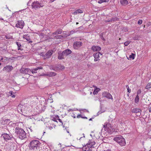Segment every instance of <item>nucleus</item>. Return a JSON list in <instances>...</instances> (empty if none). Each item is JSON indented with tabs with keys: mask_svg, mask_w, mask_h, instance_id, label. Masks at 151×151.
<instances>
[{
	"mask_svg": "<svg viewBox=\"0 0 151 151\" xmlns=\"http://www.w3.org/2000/svg\"><path fill=\"white\" fill-rule=\"evenodd\" d=\"M24 25V23L23 21H19L16 25V27L22 29Z\"/></svg>",
	"mask_w": 151,
	"mask_h": 151,
	"instance_id": "f8f14e48",
	"label": "nucleus"
},
{
	"mask_svg": "<svg viewBox=\"0 0 151 151\" xmlns=\"http://www.w3.org/2000/svg\"><path fill=\"white\" fill-rule=\"evenodd\" d=\"M45 109V108L44 107H43V108L42 109V111H44V110Z\"/></svg>",
	"mask_w": 151,
	"mask_h": 151,
	"instance_id": "bf43d9fd",
	"label": "nucleus"
},
{
	"mask_svg": "<svg viewBox=\"0 0 151 151\" xmlns=\"http://www.w3.org/2000/svg\"><path fill=\"white\" fill-rule=\"evenodd\" d=\"M4 58H1L0 60H3V61L4 60Z\"/></svg>",
	"mask_w": 151,
	"mask_h": 151,
	"instance_id": "13d9d810",
	"label": "nucleus"
},
{
	"mask_svg": "<svg viewBox=\"0 0 151 151\" xmlns=\"http://www.w3.org/2000/svg\"><path fill=\"white\" fill-rule=\"evenodd\" d=\"M55 37L56 39H60L61 38H64V36L63 35H60L55 36Z\"/></svg>",
	"mask_w": 151,
	"mask_h": 151,
	"instance_id": "c85d7f7f",
	"label": "nucleus"
},
{
	"mask_svg": "<svg viewBox=\"0 0 151 151\" xmlns=\"http://www.w3.org/2000/svg\"><path fill=\"white\" fill-rule=\"evenodd\" d=\"M65 55H64V54L63 53V52H58V58L59 60H62L65 58Z\"/></svg>",
	"mask_w": 151,
	"mask_h": 151,
	"instance_id": "a211bd4d",
	"label": "nucleus"
},
{
	"mask_svg": "<svg viewBox=\"0 0 151 151\" xmlns=\"http://www.w3.org/2000/svg\"><path fill=\"white\" fill-rule=\"evenodd\" d=\"M121 4L123 5H127L128 4V1L127 0H120Z\"/></svg>",
	"mask_w": 151,
	"mask_h": 151,
	"instance_id": "4be33fe9",
	"label": "nucleus"
},
{
	"mask_svg": "<svg viewBox=\"0 0 151 151\" xmlns=\"http://www.w3.org/2000/svg\"><path fill=\"white\" fill-rule=\"evenodd\" d=\"M52 128H53L52 126H50L49 127V129L50 130H51Z\"/></svg>",
	"mask_w": 151,
	"mask_h": 151,
	"instance_id": "5fc2aeb1",
	"label": "nucleus"
},
{
	"mask_svg": "<svg viewBox=\"0 0 151 151\" xmlns=\"http://www.w3.org/2000/svg\"><path fill=\"white\" fill-rule=\"evenodd\" d=\"M56 75V73L54 72H50L49 74V76H55Z\"/></svg>",
	"mask_w": 151,
	"mask_h": 151,
	"instance_id": "72a5a7b5",
	"label": "nucleus"
},
{
	"mask_svg": "<svg viewBox=\"0 0 151 151\" xmlns=\"http://www.w3.org/2000/svg\"><path fill=\"white\" fill-rule=\"evenodd\" d=\"M16 44L18 46V50H22L23 48L22 47L23 46H22L21 45V44L20 42H16Z\"/></svg>",
	"mask_w": 151,
	"mask_h": 151,
	"instance_id": "412c9836",
	"label": "nucleus"
},
{
	"mask_svg": "<svg viewBox=\"0 0 151 151\" xmlns=\"http://www.w3.org/2000/svg\"><path fill=\"white\" fill-rule=\"evenodd\" d=\"M29 129H30L31 132H32L33 131V130L32 129V128L31 127H30L29 128Z\"/></svg>",
	"mask_w": 151,
	"mask_h": 151,
	"instance_id": "4d7b16f0",
	"label": "nucleus"
},
{
	"mask_svg": "<svg viewBox=\"0 0 151 151\" xmlns=\"http://www.w3.org/2000/svg\"><path fill=\"white\" fill-rule=\"evenodd\" d=\"M83 119H87V118L86 117H85V116H84V117H83Z\"/></svg>",
	"mask_w": 151,
	"mask_h": 151,
	"instance_id": "052dcab7",
	"label": "nucleus"
},
{
	"mask_svg": "<svg viewBox=\"0 0 151 151\" xmlns=\"http://www.w3.org/2000/svg\"><path fill=\"white\" fill-rule=\"evenodd\" d=\"M114 140L117 142L121 146H124L126 144L125 139L121 136H118L114 138Z\"/></svg>",
	"mask_w": 151,
	"mask_h": 151,
	"instance_id": "20e7f679",
	"label": "nucleus"
},
{
	"mask_svg": "<svg viewBox=\"0 0 151 151\" xmlns=\"http://www.w3.org/2000/svg\"><path fill=\"white\" fill-rule=\"evenodd\" d=\"M83 12L82 10L79 9L75 11L73 13L74 15H77L78 13H82Z\"/></svg>",
	"mask_w": 151,
	"mask_h": 151,
	"instance_id": "5701e85b",
	"label": "nucleus"
},
{
	"mask_svg": "<svg viewBox=\"0 0 151 151\" xmlns=\"http://www.w3.org/2000/svg\"><path fill=\"white\" fill-rule=\"evenodd\" d=\"M134 55H135L134 54L132 53L131 55H129V57H127V58L128 60H131V59L133 60L134 58Z\"/></svg>",
	"mask_w": 151,
	"mask_h": 151,
	"instance_id": "b1692460",
	"label": "nucleus"
},
{
	"mask_svg": "<svg viewBox=\"0 0 151 151\" xmlns=\"http://www.w3.org/2000/svg\"><path fill=\"white\" fill-rule=\"evenodd\" d=\"M78 24V22H77L76 23V24Z\"/></svg>",
	"mask_w": 151,
	"mask_h": 151,
	"instance_id": "338daca9",
	"label": "nucleus"
},
{
	"mask_svg": "<svg viewBox=\"0 0 151 151\" xmlns=\"http://www.w3.org/2000/svg\"><path fill=\"white\" fill-rule=\"evenodd\" d=\"M142 22V20L139 19L138 22V24H141Z\"/></svg>",
	"mask_w": 151,
	"mask_h": 151,
	"instance_id": "79ce46f5",
	"label": "nucleus"
},
{
	"mask_svg": "<svg viewBox=\"0 0 151 151\" xmlns=\"http://www.w3.org/2000/svg\"><path fill=\"white\" fill-rule=\"evenodd\" d=\"M126 87L127 88V92H128L129 93H130L131 92V90L129 88V86L128 85H127L126 86Z\"/></svg>",
	"mask_w": 151,
	"mask_h": 151,
	"instance_id": "7c9ffc66",
	"label": "nucleus"
},
{
	"mask_svg": "<svg viewBox=\"0 0 151 151\" xmlns=\"http://www.w3.org/2000/svg\"><path fill=\"white\" fill-rule=\"evenodd\" d=\"M6 38V39H10L12 38V37L11 36H9L8 35H6L5 36Z\"/></svg>",
	"mask_w": 151,
	"mask_h": 151,
	"instance_id": "a19ab883",
	"label": "nucleus"
},
{
	"mask_svg": "<svg viewBox=\"0 0 151 151\" xmlns=\"http://www.w3.org/2000/svg\"><path fill=\"white\" fill-rule=\"evenodd\" d=\"M142 91L141 89H139L137 91V95H139L141 93Z\"/></svg>",
	"mask_w": 151,
	"mask_h": 151,
	"instance_id": "58836bf2",
	"label": "nucleus"
},
{
	"mask_svg": "<svg viewBox=\"0 0 151 151\" xmlns=\"http://www.w3.org/2000/svg\"><path fill=\"white\" fill-rule=\"evenodd\" d=\"M103 97H106L109 99H112V97L111 95L109 92H104L102 93Z\"/></svg>",
	"mask_w": 151,
	"mask_h": 151,
	"instance_id": "9b49d317",
	"label": "nucleus"
},
{
	"mask_svg": "<svg viewBox=\"0 0 151 151\" xmlns=\"http://www.w3.org/2000/svg\"><path fill=\"white\" fill-rule=\"evenodd\" d=\"M53 67H54V66H51L50 67V69L51 70H53Z\"/></svg>",
	"mask_w": 151,
	"mask_h": 151,
	"instance_id": "49530a36",
	"label": "nucleus"
},
{
	"mask_svg": "<svg viewBox=\"0 0 151 151\" xmlns=\"http://www.w3.org/2000/svg\"><path fill=\"white\" fill-rule=\"evenodd\" d=\"M44 54H44V53L42 52V53H41L40 54V55L41 56H42L44 58Z\"/></svg>",
	"mask_w": 151,
	"mask_h": 151,
	"instance_id": "a18cd8bd",
	"label": "nucleus"
},
{
	"mask_svg": "<svg viewBox=\"0 0 151 151\" xmlns=\"http://www.w3.org/2000/svg\"><path fill=\"white\" fill-rule=\"evenodd\" d=\"M102 112H101L100 111H99L97 113V116L99 114L101 113Z\"/></svg>",
	"mask_w": 151,
	"mask_h": 151,
	"instance_id": "603ef678",
	"label": "nucleus"
},
{
	"mask_svg": "<svg viewBox=\"0 0 151 151\" xmlns=\"http://www.w3.org/2000/svg\"><path fill=\"white\" fill-rule=\"evenodd\" d=\"M1 137L2 138H3L4 140L6 141L9 140H11L12 141L15 140L14 138L12 136L11 137L8 134L6 133H4L2 134Z\"/></svg>",
	"mask_w": 151,
	"mask_h": 151,
	"instance_id": "39448f33",
	"label": "nucleus"
},
{
	"mask_svg": "<svg viewBox=\"0 0 151 151\" xmlns=\"http://www.w3.org/2000/svg\"><path fill=\"white\" fill-rule=\"evenodd\" d=\"M139 37L137 35L135 36L134 37H133V40H138Z\"/></svg>",
	"mask_w": 151,
	"mask_h": 151,
	"instance_id": "4c0bfd02",
	"label": "nucleus"
},
{
	"mask_svg": "<svg viewBox=\"0 0 151 151\" xmlns=\"http://www.w3.org/2000/svg\"><path fill=\"white\" fill-rule=\"evenodd\" d=\"M13 69V67L11 65H8L5 67L3 69L4 71H6L7 72H10Z\"/></svg>",
	"mask_w": 151,
	"mask_h": 151,
	"instance_id": "4468645a",
	"label": "nucleus"
},
{
	"mask_svg": "<svg viewBox=\"0 0 151 151\" xmlns=\"http://www.w3.org/2000/svg\"><path fill=\"white\" fill-rule=\"evenodd\" d=\"M71 109H69L68 111H71Z\"/></svg>",
	"mask_w": 151,
	"mask_h": 151,
	"instance_id": "0e129e2a",
	"label": "nucleus"
},
{
	"mask_svg": "<svg viewBox=\"0 0 151 151\" xmlns=\"http://www.w3.org/2000/svg\"><path fill=\"white\" fill-rule=\"evenodd\" d=\"M23 38L25 39L27 41H28L29 43L32 42L31 39L30 38L29 36H28V35H23Z\"/></svg>",
	"mask_w": 151,
	"mask_h": 151,
	"instance_id": "6ab92c4d",
	"label": "nucleus"
},
{
	"mask_svg": "<svg viewBox=\"0 0 151 151\" xmlns=\"http://www.w3.org/2000/svg\"><path fill=\"white\" fill-rule=\"evenodd\" d=\"M150 88H151V84L150 83H148L145 87V89L148 90Z\"/></svg>",
	"mask_w": 151,
	"mask_h": 151,
	"instance_id": "bb28decb",
	"label": "nucleus"
},
{
	"mask_svg": "<svg viewBox=\"0 0 151 151\" xmlns=\"http://www.w3.org/2000/svg\"><path fill=\"white\" fill-rule=\"evenodd\" d=\"M141 111H142L140 109L137 108L134 109L132 111V112L137 114V116H139L140 115Z\"/></svg>",
	"mask_w": 151,
	"mask_h": 151,
	"instance_id": "ddd939ff",
	"label": "nucleus"
},
{
	"mask_svg": "<svg viewBox=\"0 0 151 151\" xmlns=\"http://www.w3.org/2000/svg\"><path fill=\"white\" fill-rule=\"evenodd\" d=\"M38 35L40 36H43L45 35V34L42 33H39Z\"/></svg>",
	"mask_w": 151,
	"mask_h": 151,
	"instance_id": "37998d69",
	"label": "nucleus"
},
{
	"mask_svg": "<svg viewBox=\"0 0 151 151\" xmlns=\"http://www.w3.org/2000/svg\"><path fill=\"white\" fill-rule=\"evenodd\" d=\"M42 69V67L38 66L35 68L32 69H30V70H31V73L33 74L37 73V71L38 70L41 69Z\"/></svg>",
	"mask_w": 151,
	"mask_h": 151,
	"instance_id": "dca6fc26",
	"label": "nucleus"
},
{
	"mask_svg": "<svg viewBox=\"0 0 151 151\" xmlns=\"http://www.w3.org/2000/svg\"><path fill=\"white\" fill-rule=\"evenodd\" d=\"M100 36L101 37V38L102 40L103 41H105L106 40L105 39L104 37L103 36V34H101L100 35Z\"/></svg>",
	"mask_w": 151,
	"mask_h": 151,
	"instance_id": "c9c22d12",
	"label": "nucleus"
},
{
	"mask_svg": "<svg viewBox=\"0 0 151 151\" xmlns=\"http://www.w3.org/2000/svg\"><path fill=\"white\" fill-rule=\"evenodd\" d=\"M104 2H108L109 1V0H103Z\"/></svg>",
	"mask_w": 151,
	"mask_h": 151,
	"instance_id": "3c124183",
	"label": "nucleus"
},
{
	"mask_svg": "<svg viewBox=\"0 0 151 151\" xmlns=\"http://www.w3.org/2000/svg\"><path fill=\"white\" fill-rule=\"evenodd\" d=\"M104 127L105 129L107 128L108 129V131L109 130L111 132H113L115 131L114 128H113L111 125L109 123H105L104 125Z\"/></svg>",
	"mask_w": 151,
	"mask_h": 151,
	"instance_id": "423d86ee",
	"label": "nucleus"
},
{
	"mask_svg": "<svg viewBox=\"0 0 151 151\" xmlns=\"http://www.w3.org/2000/svg\"><path fill=\"white\" fill-rule=\"evenodd\" d=\"M1 93H0V97H1Z\"/></svg>",
	"mask_w": 151,
	"mask_h": 151,
	"instance_id": "774afa93",
	"label": "nucleus"
},
{
	"mask_svg": "<svg viewBox=\"0 0 151 151\" xmlns=\"http://www.w3.org/2000/svg\"><path fill=\"white\" fill-rule=\"evenodd\" d=\"M30 145L29 149L30 151H39L40 143L38 140H33L30 142Z\"/></svg>",
	"mask_w": 151,
	"mask_h": 151,
	"instance_id": "f257e3e1",
	"label": "nucleus"
},
{
	"mask_svg": "<svg viewBox=\"0 0 151 151\" xmlns=\"http://www.w3.org/2000/svg\"><path fill=\"white\" fill-rule=\"evenodd\" d=\"M62 30L60 29H59L56 30L55 32L52 33V35H58L60 34L62 32Z\"/></svg>",
	"mask_w": 151,
	"mask_h": 151,
	"instance_id": "aec40b11",
	"label": "nucleus"
},
{
	"mask_svg": "<svg viewBox=\"0 0 151 151\" xmlns=\"http://www.w3.org/2000/svg\"><path fill=\"white\" fill-rule=\"evenodd\" d=\"M59 69V68L57 66H54V67H53V70L56 71L58 70Z\"/></svg>",
	"mask_w": 151,
	"mask_h": 151,
	"instance_id": "e433bc0d",
	"label": "nucleus"
},
{
	"mask_svg": "<svg viewBox=\"0 0 151 151\" xmlns=\"http://www.w3.org/2000/svg\"><path fill=\"white\" fill-rule=\"evenodd\" d=\"M81 114H80V115H78L77 116V118H80V117H81Z\"/></svg>",
	"mask_w": 151,
	"mask_h": 151,
	"instance_id": "8fccbe9b",
	"label": "nucleus"
},
{
	"mask_svg": "<svg viewBox=\"0 0 151 151\" xmlns=\"http://www.w3.org/2000/svg\"><path fill=\"white\" fill-rule=\"evenodd\" d=\"M16 58L15 57H11V58H9V60H14V59H15Z\"/></svg>",
	"mask_w": 151,
	"mask_h": 151,
	"instance_id": "c03bdc74",
	"label": "nucleus"
},
{
	"mask_svg": "<svg viewBox=\"0 0 151 151\" xmlns=\"http://www.w3.org/2000/svg\"><path fill=\"white\" fill-rule=\"evenodd\" d=\"M86 145L85 146V147H86ZM85 148V150H84L85 151H91V149H89V148H88V147H83V149H84Z\"/></svg>",
	"mask_w": 151,
	"mask_h": 151,
	"instance_id": "f704fd0d",
	"label": "nucleus"
},
{
	"mask_svg": "<svg viewBox=\"0 0 151 151\" xmlns=\"http://www.w3.org/2000/svg\"><path fill=\"white\" fill-rule=\"evenodd\" d=\"M78 31H76L75 30H73L70 31V33H68V34L65 37H66L67 36H69L73 34L74 33Z\"/></svg>",
	"mask_w": 151,
	"mask_h": 151,
	"instance_id": "393cba45",
	"label": "nucleus"
},
{
	"mask_svg": "<svg viewBox=\"0 0 151 151\" xmlns=\"http://www.w3.org/2000/svg\"><path fill=\"white\" fill-rule=\"evenodd\" d=\"M54 1V0H50V1H51V2H52L53 1Z\"/></svg>",
	"mask_w": 151,
	"mask_h": 151,
	"instance_id": "e2e57ef3",
	"label": "nucleus"
},
{
	"mask_svg": "<svg viewBox=\"0 0 151 151\" xmlns=\"http://www.w3.org/2000/svg\"><path fill=\"white\" fill-rule=\"evenodd\" d=\"M130 41H127L125 42L124 43V45L125 46H127L130 43Z\"/></svg>",
	"mask_w": 151,
	"mask_h": 151,
	"instance_id": "2f4dec72",
	"label": "nucleus"
},
{
	"mask_svg": "<svg viewBox=\"0 0 151 151\" xmlns=\"http://www.w3.org/2000/svg\"><path fill=\"white\" fill-rule=\"evenodd\" d=\"M7 61H9V58L4 57V60L3 61V62H6Z\"/></svg>",
	"mask_w": 151,
	"mask_h": 151,
	"instance_id": "473e14b6",
	"label": "nucleus"
},
{
	"mask_svg": "<svg viewBox=\"0 0 151 151\" xmlns=\"http://www.w3.org/2000/svg\"><path fill=\"white\" fill-rule=\"evenodd\" d=\"M83 43L81 42H75L73 44V47L75 49H78L82 46Z\"/></svg>",
	"mask_w": 151,
	"mask_h": 151,
	"instance_id": "9d476101",
	"label": "nucleus"
},
{
	"mask_svg": "<svg viewBox=\"0 0 151 151\" xmlns=\"http://www.w3.org/2000/svg\"><path fill=\"white\" fill-rule=\"evenodd\" d=\"M92 118H90L89 119V121H91L92 120Z\"/></svg>",
	"mask_w": 151,
	"mask_h": 151,
	"instance_id": "680f3d73",
	"label": "nucleus"
},
{
	"mask_svg": "<svg viewBox=\"0 0 151 151\" xmlns=\"http://www.w3.org/2000/svg\"><path fill=\"white\" fill-rule=\"evenodd\" d=\"M32 8L36 9L37 8L43 7L44 6V3L41 0H38V1H35L32 4Z\"/></svg>",
	"mask_w": 151,
	"mask_h": 151,
	"instance_id": "7ed1b4c3",
	"label": "nucleus"
},
{
	"mask_svg": "<svg viewBox=\"0 0 151 151\" xmlns=\"http://www.w3.org/2000/svg\"><path fill=\"white\" fill-rule=\"evenodd\" d=\"M139 95H137L136 96L135 99V102L136 104H138L139 101Z\"/></svg>",
	"mask_w": 151,
	"mask_h": 151,
	"instance_id": "a878e982",
	"label": "nucleus"
},
{
	"mask_svg": "<svg viewBox=\"0 0 151 151\" xmlns=\"http://www.w3.org/2000/svg\"><path fill=\"white\" fill-rule=\"evenodd\" d=\"M118 19H119L118 18H117L114 17V18H112L111 19L109 20L107 22H110V21H116L118 20Z\"/></svg>",
	"mask_w": 151,
	"mask_h": 151,
	"instance_id": "cd10ccee",
	"label": "nucleus"
},
{
	"mask_svg": "<svg viewBox=\"0 0 151 151\" xmlns=\"http://www.w3.org/2000/svg\"><path fill=\"white\" fill-rule=\"evenodd\" d=\"M7 9L9 11H10V10L9 9L8 7H7Z\"/></svg>",
	"mask_w": 151,
	"mask_h": 151,
	"instance_id": "69168bd1",
	"label": "nucleus"
},
{
	"mask_svg": "<svg viewBox=\"0 0 151 151\" xmlns=\"http://www.w3.org/2000/svg\"><path fill=\"white\" fill-rule=\"evenodd\" d=\"M54 53V51L52 50H49L47 52L45 53L44 55V59L49 58L51 57L52 55Z\"/></svg>",
	"mask_w": 151,
	"mask_h": 151,
	"instance_id": "0eeeda50",
	"label": "nucleus"
},
{
	"mask_svg": "<svg viewBox=\"0 0 151 151\" xmlns=\"http://www.w3.org/2000/svg\"><path fill=\"white\" fill-rule=\"evenodd\" d=\"M58 120L62 124H63V122L60 119H58Z\"/></svg>",
	"mask_w": 151,
	"mask_h": 151,
	"instance_id": "09e8293b",
	"label": "nucleus"
},
{
	"mask_svg": "<svg viewBox=\"0 0 151 151\" xmlns=\"http://www.w3.org/2000/svg\"><path fill=\"white\" fill-rule=\"evenodd\" d=\"M93 93L94 94H97L98 93L97 91L95 92V90H94L93 92Z\"/></svg>",
	"mask_w": 151,
	"mask_h": 151,
	"instance_id": "de8ad7c7",
	"label": "nucleus"
},
{
	"mask_svg": "<svg viewBox=\"0 0 151 151\" xmlns=\"http://www.w3.org/2000/svg\"><path fill=\"white\" fill-rule=\"evenodd\" d=\"M9 93L10 94V96H11L12 97L14 98L15 97V96L13 94V92L12 91H10L9 92Z\"/></svg>",
	"mask_w": 151,
	"mask_h": 151,
	"instance_id": "c756f323",
	"label": "nucleus"
},
{
	"mask_svg": "<svg viewBox=\"0 0 151 151\" xmlns=\"http://www.w3.org/2000/svg\"><path fill=\"white\" fill-rule=\"evenodd\" d=\"M20 72L23 74H29L31 73V70L28 68H22L20 70Z\"/></svg>",
	"mask_w": 151,
	"mask_h": 151,
	"instance_id": "1a4fd4ad",
	"label": "nucleus"
},
{
	"mask_svg": "<svg viewBox=\"0 0 151 151\" xmlns=\"http://www.w3.org/2000/svg\"><path fill=\"white\" fill-rule=\"evenodd\" d=\"M98 3L99 4H101L102 3V2H101V0H100L99 1H98Z\"/></svg>",
	"mask_w": 151,
	"mask_h": 151,
	"instance_id": "864d4df0",
	"label": "nucleus"
},
{
	"mask_svg": "<svg viewBox=\"0 0 151 151\" xmlns=\"http://www.w3.org/2000/svg\"><path fill=\"white\" fill-rule=\"evenodd\" d=\"M15 133H16L19 138L23 139L26 138V133L25 131L22 128L16 127L15 129Z\"/></svg>",
	"mask_w": 151,
	"mask_h": 151,
	"instance_id": "f03ea898",
	"label": "nucleus"
},
{
	"mask_svg": "<svg viewBox=\"0 0 151 151\" xmlns=\"http://www.w3.org/2000/svg\"><path fill=\"white\" fill-rule=\"evenodd\" d=\"M102 54L101 53L99 52L94 53L93 56L95 58L94 61H96L99 60H100L99 58L100 56L102 57Z\"/></svg>",
	"mask_w": 151,
	"mask_h": 151,
	"instance_id": "6e6552de",
	"label": "nucleus"
},
{
	"mask_svg": "<svg viewBox=\"0 0 151 151\" xmlns=\"http://www.w3.org/2000/svg\"><path fill=\"white\" fill-rule=\"evenodd\" d=\"M101 49V47L97 46H93L91 47V50L94 52L99 51Z\"/></svg>",
	"mask_w": 151,
	"mask_h": 151,
	"instance_id": "2eb2a0df",
	"label": "nucleus"
},
{
	"mask_svg": "<svg viewBox=\"0 0 151 151\" xmlns=\"http://www.w3.org/2000/svg\"><path fill=\"white\" fill-rule=\"evenodd\" d=\"M13 147V150L12 151H14L16 149V147L15 145L13 146H11L10 147V149H12V147Z\"/></svg>",
	"mask_w": 151,
	"mask_h": 151,
	"instance_id": "ea45409f",
	"label": "nucleus"
},
{
	"mask_svg": "<svg viewBox=\"0 0 151 151\" xmlns=\"http://www.w3.org/2000/svg\"><path fill=\"white\" fill-rule=\"evenodd\" d=\"M63 53L64 54V55L65 57L67 56L68 55L72 53L71 51L69 49H66L63 51Z\"/></svg>",
	"mask_w": 151,
	"mask_h": 151,
	"instance_id": "f3484780",
	"label": "nucleus"
},
{
	"mask_svg": "<svg viewBox=\"0 0 151 151\" xmlns=\"http://www.w3.org/2000/svg\"><path fill=\"white\" fill-rule=\"evenodd\" d=\"M149 112H151V108H149Z\"/></svg>",
	"mask_w": 151,
	"mask_h": 151,
	"instance_id": "6e6d98bb",
	"label": "nucleus"
}]
</instances>
